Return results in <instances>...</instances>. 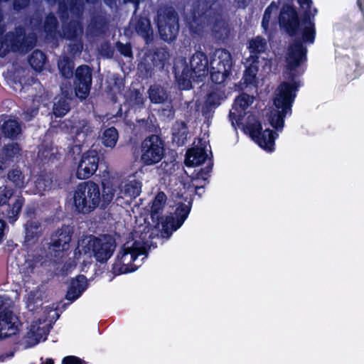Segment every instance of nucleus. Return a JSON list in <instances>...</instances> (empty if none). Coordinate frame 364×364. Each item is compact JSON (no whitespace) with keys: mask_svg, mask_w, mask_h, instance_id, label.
I'll return each mask as SVG.
<instances>
[{"mask_svg":"<svg viewBox=\"0 0 364 364\" xmlns=\"http://www.w3.org/2000/svg\"><path fill=\"white\" fill-rule=\"evenodd\" d=\"M102 190L92 181L80 183L73 194L75 211L79 214L87 215L94 211L99 205L105 209L114 196L115 190L112 186L102 183Z\"/></svg>","mask_w":364,"mask_h":364,"instance_id":"f257e3e1","label":"nucleus"},{"mask_svg":"<svg viewBox=\"0 0 364 364\" xmlns=\"http://www.w3.org/2000/svg\"><path fill=\"white\" fill-rule=\"evenodd\" d=\"M196 15L203 21L212 24V31L215 37L224 40L230 33L228 21L223 18V7L220 0H196L193 4V21L189 28L192 33L198 34L201 28H194Z\"/></svg>","mask_w":364,"mask_h":364,"instance_id":"f03ea898","label":"nucleus"},{"mask_svg":"<svg viewBox=\"0 0 364 364\" xmlns=\"http://www.w3.org/2000/svg\"><path fill=\"white\" fill-rule=\"evenodd\" d=\"M296 1L301 11L300 16L296 7L289 4L283 5L279 16L280 27L284 28L291 37L298 35L300 27L316 29L315 16L318 10L316 8H312V0H296Z\"/></svg>","mask_w":364,"mask_h":364,"instance_id":"7ed1b4c3","label":"nucleus"},{"mask_svg":"<svg viewBox=\"0 0 364 364\" xmlns=\"http://www.w3.org/2000/svg\"><path fill=\"white\" fill-rule=\"evenodd\" d=\"M299 33L301 35V38H296L289 46L286 57V68L289 71L288 78L290 80L296 78L295 70L296 68L307 61L308 49L305 44L311 45L314 43L316 29L300 27Z\"/></svg>","mask_w":364,"mask_h":364,"instance_id":"20e7f679","label":"nucleus"},{"mask_svg":"<svg viewBox=\"0 0 364 364\" xmlns=\"http://www.w3.org/2000/svg\"><path fill=\"white\" fill-rule=\"evenodd\" d=\"M190 67L185 63L181 75H178L174 68L175 75L178 85L183 90L192 87V81L203 82L209 73V63L205 53L197 50L191 57Z\"/></svg>","mask_w":364,"mask_h":364,"instance_id":"39448f33","label":"nucleus"},{"mask_svg":"<svg viewBox=\"0 0 364 364\" xmlns=\"http://www.w3.org/2000/svg\"><path fill=\"white\" fill-rule=\"evenodd\" d=\"M36 36L30 33H26L23 27L18 26L14 31H9L4 36V48H0V57L6 56L10 51L27 53L36 46Z\"/></svg>","mask_w":364,"mask_h":364,"instance_id":"423d86ee","label":"nucleus"},{"mask_svg":"<svg viewBox=\"0 0 364 364\" xmlns=\"http://www.w3.org/2000/svg\"><path fill=\"white\" fill-rule=\"evenodd\" d=\"M156 23L162 41L170 43L176 39L179 31V16L173 6L164 5L158 9Z\"/></svg>","mask_w":364,"mask_h":364,"instance_id":"0eeeda50","label":"nucleus"},{"mask_svg":"<svg viewBox=\"0 0 364 364\" xmlns=\"http://www.w3.org/2000/svg\"><path fill=\"white\" fill-rule=\"evenodd\" d=\"M164 140L156 134L146 137L140 146V161L143 166H154L159 163L165 155Z\"/></svg>","mask_w":364,"mask_h":364,"instance_id":"6e6552de","label":"nucleus"},{"mask_svg":"<svg viewBox=\"0 0 364 364\" xmlns=\"http://www.w3.org/2000/svg\"><path fill=\"white\" fill-rule=\"evenodd\" d=\"M232 58L231 53L223 49L217 58L210 62V77L215 85H220L231 75Z\"/></svg>","mask_w":364,"mask_h":364,"instance_id":"1a4fd4ad","label":"nucleus"},{"mask_svg":"<svg viewBox=\"0 0 364 364\" xmlns=\"http://www.w3.org/2000/svg\"><path fill=\"white\" fill-rule=\"evenodd\" d=\"M244 131L264 150L269 152L274 150L275 139L278 134L269 129L263 131L262 123L259 121L247 124Z\"/></svg>","mask_w":364,"mask_h":364,"instance_id":"9d476101","label":"nucleus"},{"mask_svg":"<svg viewBox=\"0 0 364 364\" xmlns=\"http://www.w3.org/2000/svg\"><path fill=\"white\" fill-rule=\"evenodd\" d=\"M73 234V228L66 225H63L51 234L48 249L52 257H60L69 250Z\"/></svg>","mask_w":364,"mask_h":364,"instance_id":"9b49d317","label":"nucleus"},{"mask_svg":"<svg viewBox=\"0 0 364 364\" xmlns=\"http://www.w3.org/2000/svg\"><path fill=\"white\" fill-rule=\"evenodd\" d=\"M191 202L188 204L179 203L176 208L174 215L165 217L161 229V235L164 237H170L174 231L182 226L191 212Z\"/></svg>","mask_w":364,"mask_h":364,"instance_id":"f8f14e48","label":"nucleus"},{"mask_svg":"<svg viewBox=\"0 0 364 364\" xmlns=\"http://www.w3.org/2000/svg\"><path fill=\"white\" fill-rule=\"evenodd\" d=\"M73 75V90L75 96L81 100H85L92 88V69L87 65H81L75 69Z\"/></svg>","mask_w":364,"mask_h":364,"instance_id":"ddd939ff","label":"nucleus"},{"mask_svg":"<svg viewBox=\"0 0 364 364\" xmlns=\"http://www.w3.org/2000/svg\"><path fill=\"white\" fill-rule=\"evenodd\" d=\"M89 245L96 261L104 264L112 256L116 248V242L109 235H105L102 238L93 237L89 241Z\"/></svg>","mask_w":364,"mask_h":364,"instance_id":"4468645a","label":"nucleus"},{"mask_svg":"<svg viewBox=\"0 0 364 364\" xmlns=\"http://www.w3.org/2000/svg\"><path fill=\"white\" fill-rule=\"evenodd\" d=\"M12 194L13 192L11 190H4L3 193H0L1 213L9 223H14L17 220L25 202L23 196H18L13 201Z\"/></svg>","mask_w":364,"mask_h":364,"instance_id":"2eb2a0df","label":"nucleus"},{"mask_svg":"<svg viewBox=\"0 0 364 364\" xmlns=\"http://www.w3.org/2000/svg\"><path fill=\"white\" fill-rule=\"evenodd\" d=\"M300 82L294 79L291 82H282L278 86L277 93L274 100L276 108L284 107L291 110L293 103L296 97Z\"/></svg>","mask_w":364,"mask_h":364,"instance_id":"dca6fc26","label":"nucleus"},{"mask_svg":"<svg viewBox=\"0 0 364 364\" xmlns=\"http://www.w3.org/2000/svg\"><path fill=\"white\" fill-rule=\"evenodd\" d=\"M99 162L100 154L97 150L90 149L84 152L77 166V178L82 180L91 177L97 170Z\"/></svg>","mask_w":364,"mask_h":364,"instance_id":"f3484780","label":"nucleus"},{"mask_svg":"<svg viewBox=\"0 0 364 364\" xmlns=\"http://www.w3.org/2000/svg\"><path fill=\"white\" fill-rule=\"evenodd\" d=\"M17 321L18 318L8 308L0 312V340L9 338L18 332Z\"/></svg>","mask_w":364,"mask_h":364,"instance_id":"a211bd4d","label":"nucleus"},{"mask_svg":"<svg viewBox=\"0 0 364 364\" xmlns=\"http://www.w3.org/2000/svg\"><path fill=\"white\" fill-rule=\"evenodd\" d=\"M166 194L160 191L155 196L152 201L151 206V219L154 224V227L159 228L160 225L162 227V223L165 217L162 215V213L166 201Z\"/></svg>","mask_w":364,"mask_h":364,"instance_id":"6ab92c4d","label":"nucleus"},{"mask_svg":"<svg viewBox=\"0 0 364 364\" xmlns=\"http://www.w3.org/2000/svg\"><path fill=\"white\" fill-rule=\"evenodd\" d=\"M87 288V277L83 274H78L75 278L71 279L65 294V299L73 302L82 294Z\"/></svg>","mask_w":364,"mask_h":364,"instance_id":"aec40b11","label":"nucleus"},{"mask_svg":"<svg viewBox=\"0 0 364 364\" xmlns=\"http://www.w3.org/2000/svg\"><path fill=\"white\" fill-rule=\"evenodd\" d=\"M21 147L17 142L5 144L0 154V171L21 155Z\"/></svg>","mask_w":364,"mask_h":364,"instance_id":"412c9836","label":"nucleus"},{"mask_svg":"<svg viewBox=\"0 0 364 364\" xmlns=\"http://www.w3.org/2000/svg\"><path fill=\"white\" fill-rule=\"evenodd\" d=\"M82 18L70 19L63 23V33L65 39L69 41H75L83 33V26L80 21Z\"/></svg>","mask_w":364,"mask_h":364,"instance_id":"4be33fe9","label":"nucleus"},{"mask_svg":"<svg viewBox=\"0 0 364 364\" xmlns=\"http://www.w3.org/2000/svg\"><path fill=\"white\" fill-rule=\"evenodd\" d=\"M25 239L24 242L27 245H33L36 243L42 235L43 229L41 223L38 220H29L24 225Z\"/></svg>","mask_w":364,"mask_h":364,"instance_id":"5701e85b","label":"nucleus"},{"mask_svg":"<svg viewBox=\"0 0 364 364\" xmlns=\"http://www.w3.org/2000/svg\"><path fill=\"white\" fill-rule=\"evenodd\" d=\"M247 48L250 53L248 60L258 64L259 55L264 53L267 48V41L262 36H257L249 41Z\"/></svg>","mask_w":364,"mask_h":364,"instance_id":"b1692460","label":"nucleus"},{"mask_svg":"<svg viewBox=\"0 0 364 364\" xmlns=\"http://www.w3.org/2000/svg\"><path fill=\"white\" fill-rule=\"evenodd\" d=\"M205 149L193 147L186 151L185 164L188 167L198 166L203 164L207 159Z\"/></svg>","mask_w":364,"mask_h":364,"instance_id":"393cba45","label":"nucleus"},{"mask_svg":"<svg viewBox=\"0 0 364 364\" xmlns=\"http://www.w3.org/2000/svg\"><path fill=\"white\" fill-rule=\"evenodd\" d=\"M134 29L136 33L143 38L146 43L151 42L154 39V33L151 21L146 16H139L136 20Z\"/></svg>","mask_w":364,"mask_h":364,"instance_id":"a878e982","label":"nucleus"},{"mask_svg":"<svg viewBox=\"0 0 364 364\" xmlns=\"http://www.w3.org/2000/svg\"><path fill=\"white\" fill-rule=\"evenodd\" d=\"M108 25L109 20L105 14L95 13L90 16L88 28L92 33L100 35L106 31Z\"/></svg>","mask_w":364,"mask_h":364,"instance_id":"bb28decb","label":"nucleus"},{"mask_svg":"<svg viewBox=\"0 0 364 364\" xmlns=\"http://www.w3.org/2000/svg\"><path fill=\"white\" fill-rule=\"evenodd\" d=\"M59 22L57 17L53 12L48 13L44 19L43 28L47 39L53 40L59 33L58 29Z\"/></svg>","mask_w":364,"mask_h":364,"instance_id":"cd10ccee","label":"nucleus"},{"mask_svg":"<svg viewBox=\"0 0 364 364\" xmlns=\"http://www.w3.org/2000/svg\"><path fill=\"white\" fill-rule=\"evenodd\" d=\"M147 56L156 68V70H164L166 63L169 58V52L166 48H156Z\"/></svg>","mask_w":364,"mask_h":364,"instance_id":"c85d7f7f","label":"nucleus"},{"mask_svg":"<svg viewBox=\"0 0 364 364\" xmlns=\"http://www.w3.org/2000/svg\"><path fill=\"white\" fill-rule=\"evenodd\" d=\"M121 252L122 251H120L117 254L115 261L112 265V272L116 276L122 274L134 272L138 268L134 264H131L130 267L129 263V257H125L124 259H119Z\"/></svg>","mask_w":364,"mask_h":364,"instance_id":"c756f323","label":"nucleus"},{"mask_svg":"<svg viewBox=\"0 0 364 364\" xmlns=\"http://www.w3.org/2000/svg\"><path fill=\"white\" fill-rule=\"evenodd\" d=\"M1 131L5 137L14 139L21 134V127L16 119H9L2 124Z\"/></svg>","mask_w":364,"mask_h":364,"instance_id":"7c9ffc66","label":"nucleus"},{"mask_svg":"<svg viewBox=\"0 0 364 364\" xmlns=\"http://www.w3.org/2000/svg\"><path fill=\"white\" fill-rule=\"evenodd\" d=\"M255 97L242 92L234 100L232 108L240 114V117L245 114L246 109L253 103Z\"/></svg>","mask_w":364,"mask_h":364,"instance_id":"2f4dec72","label":"nucleus"},{"mask_svg":"<svg viewBox=\"0 0 364 364\" xmlns=\"http://www.w3.org/2000/svg\"><path fill=\"white\" fill-rule=\"evenodd\" d=\"M277 111L272 114L269 117V122L270 125L277 131H282L284 126V118L289 114H291V110L286 109L284 107L277 108Z\"/></svg>","mask_w":364,"mask_h":364,"instance_id":"473e14b6","label":"nucleus"},{"mask_svg":"<svg viewBox=\"0 0 364 364\" xmlns=\"http://www.w3.org/2000/svg\"><path fill=\"white\" fill-rule=\"evenodd\" d=\"M48 61L46 55L40 50H34L28 56V62L34 70L41 72Z\"/></svg>","mask_w":364,"mask_h":364,"instance_id":"72a5a7b5","label":"nucleus"},{"mask_svg":"<svg viewBox=\"0 0 364 364\" xmlns=\"http://www.w3.org/2000/svg\"><path fill=\"white\" fill-rule=\"evenodd\" d=\"M43 335L46 336V337L43 338V341H45L46 339V333L44 329L39 326L36 327L35 326H32L26 336V347L31 348L37 345L43 338Z\"/></svg>","mask_w":364,"mask_h":364,"instance_id":"f704fd0d","label":"nucleus"},{"mask_svg":"<svg viewBox=\"0 0 364 364\" xmlns=\"http://www.w3.org/2000/svg\"><path fill=\"white\" fill-rule=\"evenodd\" d=\"M75 63L68 56H64L58 62L59 73L65 79H70L73 77Z\"/></svg>","mask_w":364,"mask_h":364,"instance_id":"c9c22d12","label":"nucleus"},{"mask_svg":"<svg viewBox=\"0 0 364 364\" xmlns=\"http://www.w3.org/2000/svg\"><path fill=\"white\" fill-rule=\"evenodd\" d=\"M141 191V183L133 180L126 183L124 188L120 191V193L122 194V197L129 198V201L139 196Z\"/></svg>","mask_w":364,"mask_h":364,"instance_id":"e433bc0d","label":"nucleus"},{"mask_svg":"<svg viewBox=\"0 0 364 364\" xmlns=\"http://www.w3.org/2000/svg\"><path fill=\"white\" fill-rule=\"evenodd\" d=\"M119 134L117 129L111 127L102 132L101 140L102 144L107 148H114L118 141Z\"/></svg>","mask_w":364,"mask_h":364,"instance_id":"4c0bfd02","label":"nucleus"},{"mask_svg":"<svg viewBox=\"0 0 364 364\" xmlns=\"http://www.w3.org/2000/svg\"><path fill=\"white\" fill-rule=\"evenodd\" d=\"M155 70H156V68L149 58L147 55L138 65V71L140 76L143 78L151 77Z\"/></svg>","mask_w":364,"mask_h":364,"instance_id":"58836bf2","label":"nucleus"},{"mask_svg":"<svg viewBox=\"0 0 364 364\" xmlns=\"http://www.w3.org/2000/svg\"><path fill=\"white\" fill-rule=\"evenodd\" d=\"M70 109L68 99L60 97L54 102L53 107V113L56 117L65 116Z\"/></svg>","mask_w":364,"mask_h":364,"instance_id":"ea45409f","label":"nucleus"},{"mask_svg":"<svg viewBox=\"0 0 364 364\" xmlns=\"http://www.w3.org/2000/svg\"><path fill=\"white\" fill-rule=\"evenodd\" d=\"M7 178L16 188H23L25 186V176L18 168H12L7 174Z\"/></svg>","mask_w":364,"mask_h":364,"instance_id":"a19ab883","label":"nucleus"},{"mask_svg":"<svg viewBox=\"0 0 364 364\" xmlns=\"http://www.w3.org/2000/svg\"><path fill=\"white\" fill-rule=\"evenodd\" d=\"M258 72V66L256 63L251 62L250 65L247 66L243 73L242 80L243 83L247 86L252 84L256 78L257 73Z\"/></svg>","mask_w":364,"mask_h":364,"instance_id":"79ce46f5","label":"nucleus"},{"mask_svg":"<svg viewBox=\"0 0 364 364\" xmlns=\"http://www.w3.org/2000/svg\"><path fill=\"white\" fill-rule=\"evenodd\" d=\"M148 92L149 98L151 103L161 104L166 100L165 93L159 87H150Z\"/></svg>","mask_w":364,"mask_h":364,"instance_id":"37998d69","label":"nucleus"},{"mask_svg":"<svg viewBox=\"0 0 364 364\" xmlns=\"http://www.w3.org/2000/svg\"><path fill=\"white\" fill-rule=\"evenodd\" d=\"M188 127L184 122L177 124V127L173 129V136L174 139H177L178 143L184 144L187 139Z\"/></svg>","mask_w":364,"mask_h":364,"instance_id":"c03bdc74","label":"nucleus"},{"mask_svg":"<svg viewBox=\"0 0 364 364\" xmlns=\"http://www.w3.org/2000/svg\"><path fill=\"white\" fill-rule=\"evenodd\" d=\"M57 3L58 5L57 12L59 18L62 23H65L69 20V12H70L68 2L65 0H58Z\"/></svg>","mask_w":364,"mask_h":364,"instance_id":"a18cd8bd","label":"nucleus"},{"mask_svg":"<svg viewBox=\"0 0 364 364\" xmlns=\"http://www.w3.org/2000/svg\"><path fill=\"white\" fill-rule=\"evenodd\" d=\"M212 171V165H208L204 168H200L199 171L195 173V175L192 177V182H197L199 180L203 181V183L207 182L208 183V177L210 172Z\"/></svg>","mask_w":364,"mask_h":364,"instance_id":"49530a36","label":"nucleus"},{"mask_svg":"<svg viewBox=\"0 0 364 364\" xmlns=\"http://www.w3.org/2000/svg\"><path fill=\"white\" fill-rule=\"evenodd\" d=\"M115 47L122 55L127 58L133 56L132 48L130 43H123L121 41H117Z\"/></svg>","mask_w":364,"mask_h":364,"instance_id":"de8ad7c7","label":"nucleus"},{"mask_svg":"<svg viewBox=\"0 0 364 364\" xmlns=\"http://www.w3.org/2000/svg\"><path fill=\"white\" fill-rule=\"evenodd\" d=\"M130 100L133 102L135 105L143 106L144 104V97L143 94L138 89H134L130 93Z\"/></svg>","mask_w":364,"mask_h":364,"instance_id":"09e8293b","label":"nucleus"},{"mask_svg":"<svg viewBox=\"0 0 364 364\" xmlns=\"http://www.w3.org/2000/svg\"><path fill=\"white\" fill-rule=\"evenodd\" d=\"M100 53L101 55L107 58H112L114 55V49L110 43L107 41L101 43L100 48Z\"/></svg>","mask_w":364,"mask_h":364,"instance_id":"8fccbe9b","label":"nucleus"},{"mask_svg":"<svg viewBox=\"0 0 364 364\" xmlns=\"http://www.w3.org/2000/svg\"><path fill=\"white\" fill-rule=\"evenodd\" d=\"M205 103L210 107H218L220 104V96L216 92H210L207 95Z\"/></svg>","mask_w":364,"mask_h":364,"instance_id":"3c124183","label":"nucleus"},{"mask_svg":"<svg viewBox=\"0 0 364 364\" xmlns=\"http://www.w3.org/2000/svg\"><path fill=\"white\" fill-rule=\"evenodd\" d=\"M139 253H132V252L127 250L126 247L124 246L122 250L121 255H119V259H124L125 257H129V266L131 267V264H133V262L138 258Z\"/></svg>","mask_w":364,"mask_h":364,"instance_id":"603ef678","label":"nucleus"},{"mask_svg":"<svg viewBox=\"0 0 364 364\" xmlns=\"http://www.w3.org/2000/svg\"><path fill=\"white\" fill-rule=\"evenodd\" d=\"M62 364H87V363L75 355H67L62 360Z\"/></svg>","mask_w":364,"mask_h":364,"instance_id":"864d4df0","label":"nucleus"},{"mask_svg":"<svg viewBox=\"0 0 364 364\" xmlns=\"http://www.w3.org/2000/svg\"><path fill=\"white\" fill-rule=\"evenodd\" d=\"M31 0H14L13 9L16 11H21L27 8L30 4Z\"/></svg>","mask_w":364,"mask_h":364,"instance_id":"5fc2aeb1","label":"nucleus"},{"mask_svg":"<svg viewBox=\"0 0 364 364\" xmlns=\"http://www.w3.org/2000/svg\"><path fill=\"white\" fill-rule=\"evenodd\" d=\"M139 242L135 241L134 242L132 246L131 247H126L127 250L132 252V253H139V256L144 254V248L142 246H139Z\"/></svg>","mask_w":364,"mask_h":364,"instance_id":"6e6d98bb","label":"nucleus"},{"mask_svg":"<svg viewBox=\"0 0 364 364\" xmlns=\"http://www.w3.org/2000/svg\"><path fill=\"white\" fill-rule=\"evenodd\" d=\"M38 262L33 260V259H28L26 260V271L27 273H33L36 267H37Z\"/></svg>","mask_w":364,"mask_h":364,"instance_id":"4d7b16f0","label":"nucleus"},{"mask_svg":"<svg viewBox=\"0 0 364 364\" xmlns=\"http://www.w3.org/2000/svg\"><path fill=\"white\" fill-rule=\"evenodd\" d=\"M252 0H233L237 9H245Z\"/></svg>","mask_w":364,"mask_h":364,"instance_id":"13d9d810","label":"nucleus"},{"mask_svg":"<svg viewBox=\"0 0 364 364\" xmlns=\"http://www.w3.org/2000/svg\"><path fill=\"white\" fill-rule=\"evenodd\" d=\"M206 185L207 182H205L203 183H193V186L194 187L196 194L198 195L199 197H201L202 194L204 193V188Z\"/></svg>","mask_w":364,"mask_h":364,"instance_id":"bf43d9fd","label":"nucleus"},{"mask_svg":"<svg viewBox=\"0 0 364 364\" xmlns=\"http://www.w3.org/2000/svg\"><path fill=\"white\" fill-rule=\"evenodd\" d=\"M343 72L345 73L346 75L347 80H352L356 77V74L355 73V70H350L348 72L346 68L343 69Z\"/></svg>","mask_w":364,"mask_h":364,"instance_id":"052dcab7","label":"nucleus"},{"mask_svg":"<svg viewBox=\"0 0 364 364\" xmlns=\"http://www.w3.org/2000/svg\"><path fill=\"white\" fill-rule=\"evenodd\" d=\"M6 28L4 25H0V48H4L3 41L4 39Z\"/></svg>","mask_w":364,"mask_h":364,"instance_id":"680f3d73","label":"nucleus"},{"mask_svg":"<svg viewBox=\"0 0 364 364\" xmlns=\"http://www.w3.org/2000/svg\"><path fill=\"white\" fill-rule=\"evenodd\" d=\"M82 45L80 44H72L70 45V51L71 53L81 52Z\"/></svg>","mask_w":364,"mask_h":364,"instance_id":"e2e57ef3","label":"nucleus"},{"mask_svg":"<svg viewBox=\"0 0 364 364\" xmlns=\"http://www.w3.org/2000/svg\"><path fill=\"white\" fill-rule=\"evenodd\" d=\"M6 223L4 220L0 219V241L2 240L4 235V229L6 228Z\"/></svg>","mask_w":364,"mask_h":364,"instance_id":"0e129e2a","label":"nucleus"},{"mask_svg":"<svg viewBox=\"0 0 364 364\" xmlns=\"http://www.w3.org/2000/svg\"><path fill=\"white\" fill-rule=\"evenodd\" d=\"M269 22H270V20L267 19V18H262V27L263 28V29L267 31L269 30Z\"/></svg>","mask_w":364,"mask_h":364,"instance_id":"69168bd1","label":"nucleus"},{"mask_svg":"<svg viewBox=\"0 0 364 364\" xmlns=\"http://www.w3.org/2000/svg\"><path fill=\"white\" fill-rule=\"evenodd\" d=\"M272 11L270 10L269 7H267L264 10V14L262 18H267L269 20H271Z\"/></svg>","mask_w":364,"mask_h":364,"instance_id":"338daca9","label":"nucleus"},{"mask_svg":"<svg viewBox=\"0 0 364 364\" xmlns=\"http://www.w3.org/2000/svg\"><path fill=\"white\" fill-rule=\"evenodd\" d=\"M356 3L360 11L361 12L363 16L364 17V0H357Z\"/></svg>","mask_w":364,"mask_h":364,"instance_id":"774afa93","label":"nucleus"}]
</instances>
